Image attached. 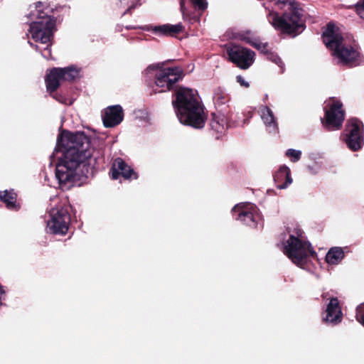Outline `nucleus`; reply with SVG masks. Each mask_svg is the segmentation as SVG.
<instances>
[{"label":"nucleus","mask_w":364,"mask_h":364,"mask_svg":"<svg viewBox=\"0 0 364 364\" xmlns=\"http://www.w3.org/2000/svg\"><path fill=\"white\" fill-rule=\"evenodd\" d=\"M258 113L267 131L269 133H277L278 131V122L272 109L268 106L261 105Z\"/></svg>","instance_id":"a211bd4d"},{"label":"nucleus","mask_w":364,"mask_h":364,"mask_svg":"<svg viewBox=\"0 0 364 364\" xmlns=\"http://www.w3.org/2000/svg\"><path fill=\"white\" fill-rule=\"evenodd\" d=\"M146 73L155 76V92L171 90L183 75V70L178 67L162 68L156 65H149Z\"/></svg>","instance_id":"6e6552de"},{"label":"nucleus","mask_w":364,"mask_h":364,"mask_svg":"<svg viewBox=\"0 0 364 364\" xmlns=\"http://www.w3.org/2000/svg\"><path fill=\"white\" fill-rule=\"evenodd\" d=\"M343 313L337 298L331 297L322 314L323 323L336 326L342 321Z\"/></svg>","instance_id":"4468645a"},{"label":"nucleus","mask_w":364,"mask_h":364,"mask_svg":"<svg viewBox=\"0 0 364 364\" xmlns=\"http://www.w3.org/2000/svg\"><path fill=\"white\" fill-rule=\"evenodd\" d=\"M357 11L360 17L364 19V0H363L362 4L358 6Z\"/></svg>","instance_id":"72a5a7b5"},{"label":"nucleus","mask_w":364,"mask_h":364,"mask_svg":"<svg viewBox=\"0 0 364 364\" xmlns=\"http://www.w3.org/2000/svg\"><path fill=\"white\" fill-rule=\"evenodd\" d=\"M210 127L218 134H223L228 128V119L223 114H212V119L210 122Z\"/></svg>","instance_id":"5701e85b"},{"label":"nucleus","mask_w":364,"mask_h":364,"mask_svg":"<svg viewBox=\"0 0 364 364\" xmlns=\"http://www.w3.org/2000/svg\"><path fill=\"white\" fill-rule=\"evenodd\" d=\"M266 55L267 58L269 60L277 65L281 68V72L282 73L284 71V65L282 59L277 55V54L272 52H268Z\"/></svg>","instance_id":"c85d7f7f"},{"label":"nucleus","mask_w":364,"mask_h":364,"mask_svg":"<svg viewBox=\"0 0 364 364\" xmlns=\"http://www.w3.org/2000/svg\"><path fill=\"white\" fill-rule=\"evenodd\" d=\"M341 247H331L326 253L325 260L328 265H337L341 262L345 257L344 250Z\"/></svg>","instance_id":"4be33fe9"},{"label":"nucleus","mask_w":364,"mask_h":364,"mask_svg":"<svg viewBox=\"0 0 364 364\" xmlns=\"http://www.w3.org/2000/svg\"><path fill=\"white\" fill-rule=\"evenodd\" d=\"M172 105L181 124L196 129L204 127L206 116L203 107L198 100L196 90L179 87L172 100Z\"/></svg>","instance_id":"f03ea898"},{"label":"nucleus","mask_w":364,"mask_h":364,"mask_svg":"<svg viewBox=\"0 0 364 364\" xmlns=\"http://www.w3.org/2000/svg\"><path fill=\"white\" fill-rule=\"evenodd\" d=\"M55 157L58 159L55 164V178L60 188L63 190L70 189L75 182L86 176L90 167L95 166L86 163H81L80 161L63 154H60V156L55 154L53 159L50 157V164L54 162Z\"/></svg>","instance_id":"0eeeda50"},{"label":"nucleus","mask_w":364,"mask_h":364,"mask_svg":"<svg viewBox=\"0 0 364 364\" xmlns=\"http://www.w3.org/2000/svg\"><path fill=\"white\" fill-rule=\"evenodd\" d=\"M187 2L190 3L193 9L199 14L204 11L208 7L206 0H181L180 6L183 18H186L190 15L188 6L186 5Z\"/></svg>","instance_id":"aec40b11"},{"label":"nucleus","mask_w":364,"mask_h":364,"mask_svg":"<svg viewBox=\"0 0 364 364\" xmlns=\"http://www.w3.org/2000/svg\"><path fill=\"white\" fill-rule=\"evenodd\" d=\"M102 118L105 127H114L119 124L124 119L123 109L119 105L109 106L104 109Z\"/></svg>","instance_id":"2eb2a0df"},{"label":"nucleus","mask_w":364,"mask_h":364,"mask_svg":"<svg viewBox=\"0 0 364 364\" xmlns=\"http://www.w3.org/2000/svg\"><path fill=\"white\" fill-rule=\"evenodd\" d=\"M233 218L242 225L256 228L262 225V215L256 205L243 202L232 208Z\"/></svg>","instance_id":"9d476101"},{"label":"nucleus","mask_w":364,"mask_h":364,"mask_svg":"<svg viewBox=\"0 0 364 364\" xmlns=\"http://www.w3.org/2000/svg\"><path fill=\"white\" fill-rule=\"evenodd\" d=\"M247 43L252 46L260 50L261 52L267 54L269 51L267 50V43H263L257 40H247Z\"/></svg>","instance_id":"7c9ffc66"},{"label":"nucleus","mask_w":364,"mask_h":364,"mask_svg":"<svg viewBox=\"0 0 364 364\" xmlns=\"http://www.w3.org/2000/svg\"><path fill=\"white\" fill-rule=\"evenodd\" d=\"M63 81L61 70L58 68L51 69L46 77V84L48 91L53 92L58 89L60 82Z\"/></svg>","instance_id":"412c9836"},{"label":"nucleus","mask_w":364,"mask_h":364,"mask_svg":"<svg viewBox=\"0 0 364 364\" xmlns=\"http://www.w3.org/2000/svg\"><path fill=\"white\" fill-rule=\"evenodd\" d=\"M308 168H309V170L310 171H311L313 173H317V171H314V168H311V167H310V166H309V167H308Z\"/></svg>","instance_id":"4c0bfd02"},{"label":"nucleus","mask_w":364,"mask_h":364,"mask_svg":"<svg viewBox=\"0 0 364 364\" xmlns=\"http://www.w3.org/2000/svg\"><path fill=\"white\" fill-rule=\"evenodd\" d=\"M28 43L31 46H33L37 51L41 52L42 56L44 58L49 60L51 58V51L50 49V41L46 44H42L43 46H45V47H41L38 45L33 46V44L30 41H28Z\"/></svg>","instance_id":"bb28decb"},{"label":"nucleus","mask_w":364,"mask_h":364,"mask_svg":"<svg viewBox=\"0 0 364 364\" xmlns=\"http://www.w3.org/2000/svg\"><path fill=\"white\" fill-rule=\"evenodd\" d=\"M356 318L364 326V304H360L357 306Z\"/></svg>","instance_id":"2f4dec72"},{"label":"nucleus","mask_w":364,"mask_h":364,"mask_svg":"<svg viewBox=\"0 0 364 364\" xmlns=\"http://www.w3.org/2000/svg\"><path fill=\"white\" fill-rule=\"evenodd\" d=\"M140 0H119V7L124 9L123 14H127L132 9L139 4Z\"/></svg>","instance_id":"cd10ccee"},{"label":"nucleus","mask_w":364,"mask_h":364,"mask_svg":"<svg viewBox=\"0 0 364 364\" xmlns=\"http://www.w3.org/2000/svg\"><path fill=\"white\" fill-rule=\"evenodd\" d=\"M111 175L113 179H117L122 176L125 179L137 178V174L121 158H117L112 166Z\"/></svg>","instance_id":"dca6fc26"},{"label":"nucleus","mask_w":364,"mask_h":364,"mask_svg":"<svg viewBox=\"0 0 364 364\" xmlns=\"http://www.w3.org/2000/svg\"><path fill=\"white\" fill-rule=\"evenodd\" d=\"M227 53L230 60L243 70L249 68L255 61V52L240 46L230 45Z\"/></svg>","instance_id":"ddd939ff"},{"label":"nucleus","mask_w":364,"mask_h":364,"mask_svg":"<svg viewBox=\"0 0 364 364\" xmlns=\"http://www.w3.org/2000/svg\"><path fill=\"white\" fill-rule=\"evenodd\" d=\"M278 246L294 264L302 269H309L317 256L304 231L296 225L288 226L280 234Z\"/></svg>","instance_id":"f257e3e1"},{"label":"nucleus","mask_w":364,"mask_h":364,"mask_svg":"<svg viewBox=\"0 0 364 364\" xmlns=\"http://www.w3.org/2000/svg\"><path fill=\"white\" fill-rule=\"evenodd\" d=\"M4 294V291L3 290L2 287L0 286V306L2 304L1 300L3 299Z\"/></svg>","instance_id":"c9c22d12"},{"label":"nucleus","mask_w":364,"mask_h":364,"mask_svg":"<svg viewBox=\"0 0 364 364\" xmlns=\"http://www.w3.org/2000/svg\"><path fill=\"white\" fill-rule=\"evenodd\" d=\"M328 106L329 107L326 109L323 124L328 130L341 129L345 117L342 103L338 100L333 99L328 102Z\"/></svg>","instance_id":"f8f14e48"},{"label":"nucleus","mask_w":364,"mask_h":364,"mask_svg":"<svg viewBox=\"0 0 364 364\" xmlns=\"http://www.w3.org/2000/svg\"><path fill=\"white\" fill-rule=\"evenodd\" d=\"M213 101L217 108H222L230 101V97L224 88L218 87L213 90Z\"/></svg>","instance_id":"b1692460"},{"label":"nucleus","mask_w":364,"mask_h":364,"mask_svg":"<svg viewBox=\"0 0 364 364\" xmlns=\"http://www.w3.org/2000/svg\"><path fill=\"white\" fill-rule=\"evenodd\" d=\"M198 19V17L197 16H195L193 17V20H194L195 21H197Z\"/></svg>","instance_id":"58836bf2"},{"label":"nucleus","mask_w":364,"mask_h":364,"mask_svg":"<svg viewBox=\"0 0 364 364\" xmlns=\"http://www.w3.org/2000/svg\"><path fill=\"white\" fill-rule=\"evenodd\" d=\"M286 156L291 160V161L296 162L301 159V151L299 150L289 149L287 150Z\"/></svg>","instance_id":"c756f323"},{"label":"nucleus","mask_w":364,"mask_h":364,"mask_svg":"<svg viewBox=\"0 0 364 364\" xmlns=\"http://www.w3.org/2000/svg\"><path fill=\"white\" fill-rule=\"evenodd\" d=\"M61 70V75L63 81H70L78 77L79 70L74 66H69L64 68H60Z\"/></svg>","instance_id":"a878e982"},{"label":"nucleus","mask_w":364,"mask_h":364,"mask_svg":"<svg viewBox=\"0 0 364 364\" xmlns=\"http://www.w3.org/2000/svg\"><path fill=\"white\" fill-rule=\"evenodd\" d=\"M53 97L55 98L57 101H58L60 103L66 104V99L63 96H62L60 94H53Z\"/></svg>","instance_id":"f704fd0d"},{"label":"nucleus","mask_w":364,"mask_h":364,"mask_svg":"<svg viewBox=\"0 0 364 364\" xmlns=\"http://www.w3.org/2000/svg\"><path fill=\"white\" fill-rule=\"evenodd\" d=\"M28 18L31 20L27 33L28 38L41 44L50 41L55 30V20L48 14L50 11L42 2L30 6Z\"/></svg>","instance_id":"423d86ee"},{"label":"nucleus","mask_w":364,"mask_h":364,"mask_svg":"<svg viewBox=\"0 0 364 364\" xmlns=\"http://www.w3.org/2000/svg\"><path fill=\"white\" fill-rule=\"evenodd\" d=\"M58 199L55 198L54 201ZM49 218L46 222V232L53 235L67 234L70 223V215L67 207L56 202L48 210Z\"/></svg>","instance_id":"1a4fd4ad"},{"label":"nucleus","mask_w":364,"mask_h":364,"mask_svg":"<svg viewBox=\"0 0 364 364\" xmlns=\"http://www.w3.org/2000/svg\"><path fill=\"white\" fill-rule=\"evenodd\" d=\"M236 81L240 85V86L244 87H248L250 84L247 82L245 78L241 75H237L236 77Z\"/></svg>","instance_id":"473e14b6"},{"label":"nucleus","mask_w":364,"mask_h":364,"mask_svg":"<svg viewBox=\"0 0 364 364\" xmlns=\"http://www.w3.org/2000/svg\"><path fill=\"white\" fill-rule=\"evenodd\" d=\"M139 28V27H136V26H127V27H126V28H127V30H129V29H136V28Z\"/></svg>","instance_id":"e433bc0d"},{"label":"nucleus","mask_w":364,"mask_h":364,"mask_svg":"<svg viewBox=\"0 0 364 364\" xmlns=\"http://www.w3.org/2000/svg\"><path fill=\"white\" fill-rule=\"evenodd\" d=\"M0 199L6 204L7 208L10 210H18V205L16 204V194L11 191H4L0 193Z\"/></svg>","instance_id":"393cba45"},{"label":"nucleus","mask_w":364,"mask_h":364,"mask_svg":"<svg viewBox=\"0 0 364 364\" xmlns=\"http://www.w3.org/2000/svg\"><path fill=\"white\" fill-rule=\"evenodd\" d=\"M140 28L146 31H151L159 36H173L182 31L183 26L181 23L175 25L164 24L159 26L146 25L140 27Z\"/></svg>","instance_id":"f3484780"},{"label":"nucleus","mask_w":364,"mask_h":364,"mask_svg":"<svg viewBox=\"0 0 364 364\" xmlns=\"http://www.w3.org/2000/svg\"><path fill=\"white\" fill-rule=\"evenodd\" d=\"M274 180L277 188H287L292 183L289 168L284 165L280 166L274 176Z\"/></svg>","instance_id":"6ab92c4d"},{"label":"nucleus","mask_w":364,"mask_h":364,"mask_svg":"<svg viewBox=\"0 0 364 364\" xmlns=\"http://www.w3.org/2000/svg\"><path fill=\"white\" fill-rule=\"evenodd\" d=\"M323 43L326 47L332 50V55L337 60V63L348 67L358 65L362 58L355 44H351L344 38L333 23H328L326 31L323 33Z\"/></svg>","instance_id":"20e7f679"},{"label":"nucleus","mask_w":364,"mask_h":364,"mask_svg":"<svg viewBox=\"0 0 364 364\" xmlns=\"http://www.w3.org/2000/svg\"><path fill=\"white\" fill-rule=\"evenodd\" d=\"M344 141L351 151H356L362 148L364 142V126L361 121L356 118L348 121Z\"/></svg>","instance_id":"9b49d317"},{"label":"nucleus","mask_w":364,"mask_h":364,"mask_svg":"<svg viewBox=\"0 0 364 364\" xmlns=\"http://www.w3.org/2000/svg\"><path fill=\"white\" fill-rule=\"evenodd\" d=\"M63 154L92 166L96 164V157L93 156V149L90 145V139L83 132H70L64 131L57 139L55 154Z\"/></svg>","instance_id":"7ed1b4c3"},{"label":"nucleus","mask_w":364,"mask_h":364,"mask_svg":"<svg viewBox=\"0 0 364 364\" xmlns=\"http://www.w3.org/2000/svg\"><path fill=\"white\" fill-rule=\"evenodd\" d=\"M278 9H284L280 16L277 12L271 11L267 14L269 23L277 30L284 33L296 36L304 29L302 10L298 8L294 1L289 0H269Z\"/></svg>","instance_id":"39448f33"}]
</instances>
